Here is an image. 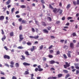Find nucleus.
Segmentation results:
<instances>
[{
    "mask_svg": "<svg viewBox=\"0 0 79 79\" xmlns=\"http://www.w3.org/2000/svg\"><path fill=\"white\" fill-rule=\"evenodd\" d=\"M49 6L50 8H51L52 10H53V12H54L55 14H56V13H58V12H59V11H60L59 9H57L56 8H53V7L50 4L49 5Z\"/></svg>",
    "mask_w": 79,
    "mask_h": 79,
    "instance_id": "nucleus-1",
    "label": "nucleus"
},
{
    "mask_svg": "<svg viewBox=\"0 0 79 79\" xmlns=\"http://www.w3.org/2000/svg\"><path fill=\"white\" fill-rule=\"evenodd\" d=\"M65 64H66L64 65V68H67V67H69L70 66V63H69V64L68 62H65Z\"/></svg>",
    "mask_w": 79,
    "mask_h": 79,
    "instance_id": "nucleus-2",
    "label": "nucleus"
},
{
    "mask_svg": "<svg viewBox=\"0 0 79 79\" xmlns=\"http://www.w3.org/2000/svg\"><path fill=\"white\" fill-rule=\"evenodd\" d=\"M10 64L11 65H10V67L11 68H13L14 67V66L13 65L15 64V62H13V61H11L10 62Z\"/></svg>",
    "mask_w": 79,
    "mask_h": 79,
    "instance_id": "nucleus-3",
    "label": "nucleus"
},
{
    "mask_svg": "<svg viewBox=\"0 0 79 79\" xmlns=\"http://www.w3.org/2000/svg\"><path fill=\"white\" fill-rule=\"evenodd\" d=\"M19 37L20 39L19 42H21L22 40H23V39H24V38L23 37V35H20Z\"/></svg>",
    "mask_w": 79,
    "mask_h": 79,
    "instance_id": "nucleus-4",
    "label": "nucleus"
},
{
    "mask_svg": "<svg viewBox=\"0 0 79 79\" xmlns=\"http://www.w3.org/2000/svg\"><path fill=\"white\" fill-rule=\"evenodd\" d=\"M35 49H37V47H36V46H32V48H31V52H33L34 50Z\"/></svg>",
    "mask_w": 79,
    "mask_h": 79,
    "instance_id": "nucleus-5",
    "label": "nucleus"
},
{
    "mask_svg": "<svg viewBox=\"0 0 79 79\" xmlns=\"http://www.w3.org/2000/svg\"><path fill=\"white\" fill-rule=\"evenodd\" d=\"M23 65L24 66H29L31 65V64H29L26 62H24L23 63Z\"/></svg>",
    "mask_w": 79,
    "mask_h": 79,
    "instance_id": "nucleus-6",
    "label": "nucleus"
},
{
    "mask_svg": "<svg viewBox=\"0 0 79 79\" xmlns=\"http://www.w3.org/2000/svg\"><path fill=\"white\" fill-rule=\"evenodd\" d=\"M71 52L68 51V53H67L68 56L69 58H71Z\"/></svg>",
    "mask_w": 79,
    "mask_h": 79,
    "instance_id": "nucleus-7",
    "label": "nucleus"
},
{
    "mask_svg": "<svg viewBox=\"0 0 79 79\" xmlns=\"http://www.w3.org/2000/svg\"><path fill=\"white\" fill-rule=\"evenodd\" d=\"M4 58H7V59H10V56L6 55H5L4 56Z\"/></svg>",
    "mask_w": 79,
    "mask_h": 79,
    "instance_id": "nucleus-8",
    "label": "nucleus"
},
{
    "mask_svg": "<svg viewBox=\"0 0 79 79\" xmlns=\"http://www.w3.org/2000/svg\"><path fill=\"white\" fill-rule=\"evenodd\" d=\"M70 47L72 48H74V44L73 43H71L70 44Z\"/></svg>",
    "mask_w": 79,
    "mask_h": 79,
    "instance_id": "nucleus-9",
    "label": "nucleus"
},
{
    "mask_svg": "<svg viewBox=\"0 0 79 79\" xmlns=\"http://www.w3.org/2000/svg\"><path fill=\"white\" fill-rule=\"evenodd\" d=\"M4 16H0V20L3 21L4 19Z\"/></svg>",
    "mask_w": 79,
    "mask_h": 79,
    "instance_id": "nucleus-10",
    "label": "nucleus"
},
{
    "mask_svg": "<svg viewBox=\"0 0 79 79\" xmlns=\"http://www.w3.org/2000/svg\"><path fill=\"white\" fill-rule=\"evenodd\" d=\"M49 63L50 64H54V63H55V61L53 60H52L51 61H50L49 62Z\"/></svg>",
    "mask_w": 79,
    "mask_h": 79,
    "instance_id": "nucleus-11",
    "label": "nucleus"
},
{
    "mask_svg": "<svg viewBox=\"0 0 79 79\" xmlns=\"http://www.w3.org/2000/svg\"><path fill=\"white\" fill-rule=\"evenodd\" d=\"M43 31L44 33H46V34H48V31L46 29L44 30Z\"/></svg>",
    "mask_w": 79,
    "mask_h": 79,
    "instance_id": "nucleus-12",
    "label": "nucleus"
},
{
    "mask_svg": "<svg viewBox=\"0 0 79 79\" xmlns=\"http://www.w3.org/2000/svg\"><path fill=\"white\" fill-rule=\"evenodd\" d=\"M3 37H4L2 39V40L3 42L4 41V40H5V39H6V36H5V35H4L3 36Z\"/></svg>",
    "mask_w": 79,
    "mask_h": 79,
    "instance_id": "nucleus-13",
    "label": "nucleus"
},
{
    "mask_svg": "<svg viewBox=\"0 0 79 79\" xmlns=\"http://www.w3.org/2000/svg\"><path fill=\"white\" fill-rule=\"evenodd\" d=\"M15 65L16 68H18L19 67V64L18 63H16Z\"/></svg>",
    "mask_w": 79,
    "mask_h": 79,
    "instance_id": "nucleus-14",
    "label": "nucleus"
},
{
    "mask_svg": "<svg viewBox=\"0 0 79 79\" xmlns=\"http://www.w3.org/2000/svg\"><path fill=\"white\" fill-rule=\"evenodd\" d=\"M22 58H21L22 60H25V57L24 56H23V55H22L21 56Z\"/></svg>",
    "mask_w": 79,
    "mask_h": 79,
    "instance_id": "nucleus-15",
    "label": "nucleus"
},
{
    "mask_svg": "<svg viewBox=\"0 0 79 79\" xmlns=\"http://www.w3.org/2000/svg\"><path fill=\"white\" fill-rule=\"evenodd\" d=\"M29 74V72L27 71H26L24 73V74L25 75H26L27 74Z\"/></svg>",
    "mask_w": 79,
    "mask_h": 79,
    "instance_id": "nucleus-16",
    "label": "nucleus"
},
{
    "mask_svg": "<svg viewBox=\"0 0 79 79\" xmlns=\"http://www.w3.org/2000/svg\"><path fill=\"white\" fill-rule=\"evenodd\" d=\"M2 10H3V11H6V7H3L2 8Z\"/></svg>",
    "mask_w": 79,
    "mask_h": 79,
    "instance_id": "nucleus-17",
    "label": "nucleus"
},
{
    "mask_svg": "<svg viewBox=\"0 0 79 79\" xmlns=\"http://www.w3.org/2000/svg\"><path fill=\"white\" fill-rule=\"evenodd\" d=\"M19 49H23V48H24L23 47H22V46H19L17 47Z\"/></svg>",
    "mask_w": 79,
    "mask_h": 79,
    "instance_id": "nucleus-18",
    "label": "nucleus"
},
{
    "mask_svg": "<svg viewBox=\"0 0 79 79\" xmlns=\"http://www.w3.org/2000/svg\"><path fill=\"white\" fill-rule=\"evenodd\" d=\"M62 76H63V74H59L58 75V77H61Z\"/></svg>",
    "mask_w": 79,
    "mask_h": 79,
    "instance_id": "nucleus-19",
    "label": "nucleus"
},
{
    "mask_svg": "<svg viewBox=\"0 0 79 79\" xmlns=\"http://www.w3.org/2000/svg\"><path fill=\"white\" fill-rule=\"evenodd\" d=\"M14 10H15V8H13L11 9V11L12 13H13V12Z\"/></svg>",
    "mask_w": 79,
    "mask_h": 79,
    "instance_id": "nucleus-20",
    "label": "nucleus"
},
{
    "mask_svg": "<svg viewBox=\"0 0 79 79\" xmlns=\"http://www.w3.org/2000/svg\"><path fill=\"white\" fill-rule=\"evenodd\" d=\"M20 7L22 8H26V6L24 5H22L20 6Z\"/></svg>",
    "mask_w": 79,
    "mask_h": 79,
    "instance_id": "nucleus-21",
    "label": "nucleus"
},
{
    "mask_svg": "<svg viewBox=\"0 0 79 79\" xmlns=\"http://www.w3.org/2000/svg\"><path fill=\"white\" fill-rule=\"evenodd\" d=\"M63 72H64L65 73H68V71L66 70H63Z\"/></svg>",
    "mask_w": 79,
    "mask_h": 79,
    "instance_id": "nucleus-22",
    "label": "nucleus"
},
{
    "mask_svg": "<svg viewBox=\"0 0 79 79\" xmlns=\"http://www.w3.org/2000/svg\"><path fill=\"white\" fill-rule=\"evenodd\" d=\"M25 53L26 54V55H29V52H28L27 51H26L25 52Z\"/></svg>",
    "mask_w": 79,
    "mask_h": 79,
    "instance_id": "nucleus-23",
    "label": "nucleus"
},
{
    "mask_svg": "<svg viewBox=\"0 0 79 79\" xmlns=\"http://www.w3.org/2000/svg\"><path fill=\"white\" fill-rule=\"evenodd\" d=\"M10 36H13V32H10Z\"/></svg>",
    "mask_w": 79,
    "mask_h": 79,
    "instance_id": "nucleus-24",
    "label": "nucleus"
},
{
    "mask_svg": "<svg viewBox=\"0 0 79 79\" xmlns=\"http://www.w3.org/2000/svg\"><path fill=\"white\" fill-rule=\"evenodd\" d=\"M48 57H49V58H53V56L51 55H48Z\"/></svg>",
    "mask_w": 79,
    "mask_h": 79,
    "instance_id": "nucleus-25",
    "label": "nucleus"
},
{
    "mask_svg": "<svg viewBox=\"0 0 79 79\" xmlns=\"http://www.w3.org/2000/svg\"><path fill=\"white\" fill-rule=\"evenodd\" d=\"M63 56L65 59H66V58H67V56H66V55L65 54L63 55Z\"/></svg>",
    "mask_w": 79,
    "mask_h": 79,
    "instance_id": "nucleus-26",
    "label": "nucleus"
},
{
    "mask_svg": "<svg viewBox=\"0 0 79 79\" xmlns=\"http://www.w3.org/2000/svg\"><path fill=\"white\" fill-rule=\"evenodd\" d=\"M42 25L43 26H46V24L45 23V22H42Z\"/></svg>",
    "mask_w": 79,
    "mask_h": 79,
    "instance_id": "nucleus-27",
    "label": "nucleus"
},
{
    "mask_svg": "<svg viewBox=\"0 0 79 79\" xmlns=\"http://www.w3.org/2000/svg\"><path fill=\"white\" fill-rule=\"evenodd\" d=\"M59 11V13H60V15H61V14H62V12H63V10H61L60 9Z\"/></svg>",
    "mask_w": 79,
    "mask_h": 79,
    "instance_id": "nucleus-28",
    "label": "nucleus"
},
{
    "mask_svg": "<svg viewBox=\"0 0 79 79\" xmlns=\"http://www.w3.org/2000/svg\"><path fill=\"white\" fill-rule=\"evenodd\" d=\"M69 74L67 75L65 77V79H67L68 77H69Z\"/></svg>",
    "mask_w": 79,
    "mask_h": 79,
    "instance_id": "nucleus-29",
    "label": "nucleus"
},
{
    "mask_svg": "<svg viewBox=\"0 0 79 79\" xmlns=\"http://www.w3.org/2000/svg\"><path fill=\"white\" fill-rule=\"evenodd\" d=\"M10 3V1H8L6 2V5H9Z\"/></svg>",
    "mask_w": 79,
    "mask_h": 79,
    "instance_id": "nucleus-30",
    "label": "nucleus"
},
{
    "mask_svg": "<svg viewBox=\"0 0 79 79\" xmlns=\"http://www.w3.org/2000/svg\"><path fill=\"white\" fill-rule=\"evenodd\" d=\"M70 4L68 5L66 7L67 8V9H68V8H69V7H70Z\"/></svg>",
    "mask_w": 79,
    "mask_h": 79,
    "instance_id": "nucleus-31",
    "label": "nucleus"
},
{
    "mask_svg": "<svg viewBox=\"0 0 79 79\" xmlns=\"http://www.w3.org/2000/svg\"><path fill=\"white\" fill-rule=\"evenodd\" d=\"M39 38L38 36H35L34 37V39H37Z\"/></svg>",
    "mask_w": 79,
    "mask_h": 79,
    "instance_id": "nucleus-32",
    "label": "nucleus"
},
{
    "mask_svg": "<svg viewBox=\"0 0 79 79\" xmlns=\"http://www.w3.org/2000/svg\"><path fill=\"white\" fill-rule=\"evenodd\" d=\"M43 46L42 45H41V46L40 47V50H42V48H43Z\"/></svg>",
    "mask_w": 79,
    "mask_h": 79,
    "instance_id": "nucleus-33",
    "label": "nucleus"
},
{
    "mask_svg": "<svg viewBox=\"0 0 79 79\" xmlns=\"http://www.w3.org/2000/svg\"><path fill=\"white\" fill-rule=\"evenodd\" d=\"M31 31L33 32H35V29L34 28H31Z\"/></svg>",
    "mask_w": 79,
    "mask_h": 79,
    "instance_id": "nucleus-34",
    "label": "nucleus"
},
{
    "mask_svg": "<svg viewBox=\"0 0 79 79\" xmlns=\"http://www.w3.org/2000/svg\"><path fill=\"white\" fill-rule=\"evenodd\" d=\"M19 29L20 31L22 30V26H20L19 27Z\"/></svg>",
    "mask_w": 79,
    "mask_h": 79,
    "instance_id": "nucleus-35",
    "label": "nucleus"
},
{
    "mask_svg": "<svg viewBox=\"0 0 79 79\" xmlns=\"http://www.w3.org/2000/svg\"><path fill=\"white\" fill-rule=\"evenodd\" d=\"M72 19V18L71 17H68L67 18L68 20H69V19Z\"/></svg>",
    "mask_w": 79,
    "mask_h": 79,
    "instance_id": "nucleus-36",
    "label": "nucleus"
},
{
    "mask_svg": "<svg viewBox=\"0 0 79 79\" xmlns=\"http://www.w3.org/2000/svg\"><path fill=\"white\" fill-rule=\"evenodd\" d=\"M72 35L73 36H76V33H73L72 34Z\"/></svg>",
    "mask_w": 79,
    "mask_h": 79,
    "instance_id": "nucleus-37",
    "label": "nucleus"
},
{
    "mask_svg": "<svg viewBox=\"0 0 79 79\" xmlns=\"http://www.w3.org/2000/svg\"><path fill=\"white\" fill-rule=\"evenodd\" d=\"M23 20V19L20 18L19 19V22H21L22 21V20Z\"/></svg>",
    "mask_w": 79,
    "mask_h": 79,
    "instance_id": "nucleus-38",
    "label": "nucleus"
},
{
    "mask_svg": "<svg viewBox=\"0 0 79 79\" xmlns=\"http://www.w3.org/2000/svg\"><path fill=\"white\" fill-rule=\"evenodd\" d=\"M29 37L31 38V39H34V37L32 36H29Z\"/></svg>",
    "mask_w": 79,
    "mask_h": 79,
    "instance_id": "nucleus-39",
    "label": "nucleus"
},
{
    "mask_svg": "<svg viewBox=\"0 0 79 79\" xmlns=\"http://www.w3.org/2000/svg\"><path fill=\"white\" fill-rule=\"evenodd\" d=\"M27 45H31V43L30 42H28L27 43Z\"/></svg>",
    "mask_w": 79,
    "mask_h": 79,
    "instance_id": "nucleus-40",
    "label": "nucleus"
},
{
    "mask_svg": "<svg viewBox=\"0 0 79 79\" xmlns=\"http://www.w3.org/2000/svg\"><path fill=\"white\" fill-rule=\"evenodd\" d=\"M26 21L24 20H23L22 21V22L23 23H26Z\"/></svg>",
    "mask_w": 79,
    "mask_h": 79,
    "instance_id": "nucleus-41",
    "label": "nucleus"
},
{
    "mask_svg": "<svg viewBox=\"0 0 79 79\" xmlns=\"http://www.w3.org/2000/svg\"><path fill=\"white\" fill-rule=\"evenodd\" d=\"M48 19H49V21H52V19L49 17H48Z\"/></svg>",
    "mask_w": 79,
    "mask_h": 79,
    "instance_id": "nucleus-42",
    "label": "nucleus"
},
{
    "mask_svg": "<svg viewBox=\"0 0 79 79\" xmlns=\"http://www.w3.org/2000/svg\"><path fill=\"white\" fill-rule=\"evenodd\" d=\"M52 47H53V45H51V46L49 47L48 49H51Z\"/></svg>",
    "mask_w": 79,
    "mask_h": 79,
    "instance_id": "nucleus-43",
    "label": "nucleus"
},
{
    "mask_svg": "<svg viewBox=\"0 0 79 79\" xmlns=\"http://www.w3.org/2000/svg\"><path fill=\"white\" fill-rule=\"evenodd\" d=\"M2 32L1 33L3 35L4 34V31H3V30H1Z\"/></svg>",
    "mask_w": 79,
    "mask_h": 79,
    "instance_id": "nucleus-44",
    "label": "nucleus"
},
{
    "mask_svg": "<svg viewBox=\"0 0 79 79\" xmlns=\"http://www.w3.org/2000/svg\"><path fill=\"white\" fill-rule=\"evenodd\" d=\"M73 3L75 5H76V1H73Z\"/></svg>",
    "mask_w": 79,
    "mask_h": 79,
    "instance_id": "nucleus-45",
    "label": "nucleus"
},
{
    "mask_svg": "<svg viewBox=\"0 0 79 79\" xmlns=\"http://www.w3.org/2000/svg\"><path fill=\"white\" fill-rule=\"evenodd\" d=\"M60 53V52L59 51H57L56 52V54L57 55H59Z\"/></svg>",
    "mask_w": 79,
    "mask_h": 79,
    "instance_id": "nucleus-46",
    "label": "nucleus"
},
{
    "mask_svg": "<svg viewBox=\"0 0 79 79\" xmlns=\"http://www.w3.org/2000/svg\"><path fill=\"white\" fill-rule=\"evenodd\" d=\"M49 52H50V53H53V50H51L49 51Z\"/></svg>",
    "mask_w": 79,
    "mask_h": 79,
    "instance_id": "nucleus-47",
    "label": "nucleus"
},
{
    "mask_svg": "<svg viewBox=\"0 0 79 79\" xmlns=\"http://www.w3.org/2000/svg\"><path fill=\"white\" fill-rule=\"evenodd\" d=\"M56 24H60V21H57L56 22Z\"/></svg>",
    "mask_w": 79,
    "mask_h": 79,
    "instance_id": "nucleus-48",
    "label": "nucleus"
},
{
    "mask_svg": "<svg viewBox=\"0 0 79 79\" xmlns=\"http://www.w3.org/2000/svg\"><path fill=\"white\" fill-rule=\"evenodd\" d=\"M38 71H43V69L40 68L39 69Z\"/></svg>",
    "mask_w": 79,
    "mask_h": 79,
    "instance_id": "nucleus-49",
    "label": "nucleus"
},
{
    "mask_svg": "<svg viewBox=\"0 0 79 79\" xmlns=\"http://www.w3.org/2000/svg\"><path fill=\"white\" fill-rule=\"evenodd\" d=\"M77 5H79V0H77Z\"/></svg>",
    "mask_w": 79,
    "mask_h": 79,
    "instance_id": "nucleus-50",
    "label": "nucleus"
},
{
    "mask_svg": "<svg viewBox=\"0 0 79 79\" xmlns=\"http://www.w3.org/2000/svg\"><path fill=\"white\" fill-rule=\"evenodd\" d=\"M5 66H7V67L9 68V65H8V64H5Z\"/></svg>",
    "mask_w": 79,
    "mask_h": 79,
    "instance_id": "nucleus-51",
    "label": "nucleus"
},
{
    "mask_svg": "<svg viewBox=\"0 0 79 79\" xmlns=\"http://www.w3.org/2000/svg\"><path fill=\"white\" fill-rule=\"evenodd\" d=\"M47 60V59H46V58L45 57H44L43 58V60H44V61H46Z\"/></svg>",
    "mask_w": 79,
    "mask_h": 79,
    "instance_id": "nucleus-52",
    "label": "nucleus"
},
{
    "mask_svg": "<svg viewBox=\"0 0 79 79\" xmlns=\"http://www.w3.org/2000/svg\"><path fill=\"white\" fill-rule=\"evenodd\" d=\"M51 29V27H48V31H50V29Z\"/></svg>",
    "mask_w": 79,
    "mask_h": 79,
    "instance_id": "nucleus-53",
    "label": "nucleus"
},
{
    "mask_svg": "<svg viewBox=\"0 0 79 79\" xmlns=\"http://www.w3.org/2000/svg\"><path fill=\"white\" fill-rule=\"evenodd\" d=\"M51 71H55V69L53 68H51L50 69Z\"/></svg>",
    "mask_w": 79,
    "mask_h": 79,
    "instance_id": "nucleus-54",
    "label": "nucleus"
},
{
    "mask_svg": "<svg viewBox=\"0 0 79 79\" xmlns=\"http://www.w3.org/2000/svg\"><path fill=\"white\" fill-rule=\"evenodd\" d=\"M79 73V71L77 70L76 73V74H78Z\"/></svg>",
    "mask_w": 79,
    "mask_h": 79,
    "instance_id": "nucleus-55",
    "label": "nucleus"
},
{
    "mask_svg": "<svg viewBox=\"0 0 79 79\" xmlns=\"http://www.w3.org/2000/svg\"><path fill=\"white\" fill-rule=\"evenodd\" d=\"M6 13H7V15H9L10 14V13L9 12V11L7 10L6 11Z\"/></svg>",
    "mask_w": 79,
    "mask_h": 79,
    "instance_id": "nucleus-56",
    "label": "nucleus"
},
{
    "mask_svg": "<svg viewBox=\"0 0 79 79\" xmlns=\"http://www.w3.org/2000/svg\"><path fill=\"white\" fill-rule=\"evenodd\" d=\"M74 64L76 67V66H78L79 64Z\"/></svg>",
    "mask_w": 79,
    "mask_h": 79,
    "instance_id": "nucleus-57",
    "label": "nucleus"
},
{
    "mask_svg": "<svg viewBox=\"0 0 79 79\" xmlns=\"http://www.w3.org/2000/svg\"><path fill=\"white\" fill-rule=\"evenodd\" d=\"M4 48H5V49L6 50H8V48H7V47H6V46H5Z\"/></svg>",
    "mask_w": 79,
    "mask_h": 79,
    "instance_id": "nucleus-58",
    "label": "nucleus"
},
{
    "mask_svg": "<svg viewBox=\"0 0 79 79\" xmlns=\"http://www.w3.org/2000/svg\"><path fill=\"white\" fill-rule=\"evenodd\" d=\"M41 2H42V3H45V2L44 1V0H41Z\"/></svg>",
    "mask_w": 79,
    "mask_h": 79,
    "instance_id": "nucleus-59",
    "label": "nucleus"
},
{
    "mask_svg": "<svg viewBox=\"0 0 79 79\" xmlns=\"http://www.w3.org/2000/svg\"><path fill=\"white\" fill-rule=\"evenodd\" d=\"M56 77H52V79H56Z\"/></svg>",
    "mask_w": 79,
    "mask_h": 79,
    "instance_id": "nucleus-60",
    "label": "nucleus"
},
{
    "mask_svg": "<svg viewBox=\"0 0 79 79\" xmlns=\"http://www.w3.org/2000/svg\"><path fill=\"white\" fill-rule=\"evenodd\" d=\"M65 19V17H63L62 18V20H64Z\"/></svg>",
    "mask_w": 79,
    "mask_h": 79,
    "instance_id": "nucleus-61",
    "label": "nucleus"
},
{
    "mask_svg": "<svg viewBox=\"0 0 79 79\" xmlns=\"http://www.w3.org/2000/svg\"><path fill=\"white\" fill-rule=\"evenodd\" d=\"M51 38L52 39H55V37L52 36H51Z\"/></svg>",
    "mask_w": 79,
    "mask_h": 79,
    "instance_id": "nucleus-62",
    "label": "nucleus"
},
{
    "mask_svg": "<svg viewBox=\"0 0 79 79\" xmlns=\"http://www.w3.org/2000/svg\"><path fill=\"white\" fill-rule=\"evenodd\" d=\"M75 68H76L77 69H79V67L78 66L75 67Z\"/></svg>",
    "mask_w": 79,
    "mask_h": 79,
    "instance_id": "nucleus-63",
    "label": "nucleus"
},
{
    "mask_svg": "<svg viewBox=\"0 0 79 79\" xmlns=\"http://www.w3.org/2000/svg\"><path fill=\"white\" fill-rule=\"evenodd\" d=\"M12 79H16V77H12Z\"/></svg>",
    "mask_w": 79,
    "mask_h": 79,
    "instance_id": "nucleus-64",
    "label": "nucleus"
}]
</instances>
